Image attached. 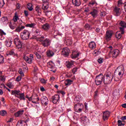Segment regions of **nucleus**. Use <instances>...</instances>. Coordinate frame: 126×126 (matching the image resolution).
Masks as SVG:
<instances>
[{
    "instance_id": "obj_4",
    "label": "nucleus",
    "mask_w": 126,
    "mask_h": 126,
    "mask_svg": "<svg viewBox=\"0 0 126 126\" xmlns=\"http://www.w3.org/2000/svg\"><path fill=\"white\" fill-rule=\"evenodd\" d=\"M115 72L118 73V75H119V76H123L125 72V68L124 67V66L120 65L118 66L116 69Z\"/></svg>"
},
{
    "instance_id": "obj_3",
    "label": "nucleus",
    "mask_w": 126,
    "mask_h": 126,
    "mask_svg": "<svg viewBox=\"0 0 126 126\" xmlns=\"http://www.w3.org/2000/svg\"><path fill=\"white\" fill-rule=\"evenodd\" d=\"M15 37H16L14 39V43L18 49H21V48H22V42L19 40L18 35H16Z\"/></svg>"
},
{
    "instance_id": "obj_61",
    "label": "nucleus",
    "mask_w": 126,
    "mask_h": 126,
    "mask_svg": "<svg viewBox=\"0 0 126 126\" xmlns=\"http://www.w3.org/2000/svg\"><path fill=\"white\" fill-rule=\"evenodd\" d=\"M76 71H77V69L76 68H74L72 70V72L73 74H74L75 73V72H76Z\"/></svg>"
},
{
    "instance_id": "obj_18",
    "label": "nucleus",
    "mask_w": 126,
    "mask_h": 126,
    "mask_svg": "<svg viewBox=\"0 0 126 126\" xmlns=\"http://www.w3.org/2000/svg\"><path fill=\"white\" fill-rule=\"evenodd\" d=\"M35 11L39 16L42 14V9L40 5H38L35 6Z\"/></svg>"
},
{
    "instance_id": "obj_33",
    "label": "nucleus",
    "mask_w": 126,
    "mask_h": 126,
    "mask_svg": "<svg viewBox=\"0 0 126 126\" xmlns=\"http://www.w3.org/2000/svg\"><path fill=\"white\" fill-rule=\"evenodd\" d=\"M36 26V24L35 23H31L28 24L26 25V27H29L30 28H34Z\"/></svg>"
},
{
    "instance_id": "obj_21",
    "label": "nucleus",
    "mask_w": 126,
    "mask_h": 126,
    "mask_svg": "<svg viewBox=\"0 0 126 126\" xmlns=\"http://www.w3.org/2000/svg\"><path fill=\"white\" fill-rule=\"evenodd\" d=\"M89 47L91 50H94L96 48V43L94 41H91L89 44Z\"/></svg>"
},
{
    "instance_id": "obj_36",
    "label": "nucleus",
    "mask_w": 126,
    "mask_h": 126,
    "mask_svg": "<svg viewBox=\"0 0 126 126\" xmlns=\"http://www.w3.org/2000/svg\"><path fill=\"white\" fill-rule=\"evenodd\" d=\"M8 55L10 56H17V54L16 53H15L14 50L13 49L9 52Z\"/></svg>"
},
{
    "instance_id": "obj_54",
    "label": "nucleus",
    "mask_w": 126,
    "mask_h": 126,
    "mask_svg": "<svg viewBox=\"0 0 126 126\" xmlns=\"http://www.w3.org/2000/svg\"><path fill=\"white\" fill-rule=\"evenodd\" d=\"M82 121H84V123H88L89 120L88 119H87V117H84L82 119Z\"/></svg>"
},
{
    "instance_id": "obj_8",
    "label": "nucleus",
    "mask_w": 126,
    "mask_h": 126,
    "mask_svg": "<svg viewBox=\"0 0 126 126\" xmlns=\"http://www.w3.org/2000/svg\"><path fill=\"white\" fill-rule=\"evenodd\" d=\"M120 31L117 32L116 33V37L118 40H120V39H121V38H122V35H123V34H124V33H125L124 28H120Z\"/></svg>"
},
{
    "instance_id": "obj_34",
    "label": "nucleus",
    "mask_w": 126,
    "mask_h": 126,
    "mask_svg": "<svg viewBox=\"0 0 126 126\" xmlns=\"http://www.w3.org/2000/svg\"><path fill=\"white\" fill-rule=\"evenodd\" d=\"M47 55L48 57H53V56H54V55H55V53H54V52H53L51 50H48L47 52Z\"/></svg>"
},
{
    "instance_id": "obj_45",
    "label": "nucleus",
    "mask_w": 126,
    "mask_h": 126,
    "mask_svg": "<svg viewBox=\"0 0 126 126\" xmlns=\"http://www.w3.org/2000/svg\"><path fill=\"white\" fill-rule=\"evenodd\" d=\"M34 55H35L37 59L38 60H40L41 59V55L39 54L38 52H34Z\"/></svg>"
},
{
    "instance_id": "obj_12",
    "label": "nucleus",
    "mask_w": 126,
    "mask_h": 126,
    "mask_svg": "<svg viewBox=\"0 0 126 126\" xmlns=\"http://www.w3.org/2000/svg\"><path fill=\"white\" fill-rule=\"evenodd\" d=\"M48 66L50 71H53V72H56V70H53V68L55 67V64H54V63L52 61H50L48 63Z\"/></svg>"
},
{
    "instance_id": "obj_63",
    "label": "nucleus",
    "mask_w": 126,
    "mask_h": 126,
    "mask_svg": "<svg viewBox=\"0 0 126 126\" xmlns=\"http://www.w3.org/2000/svg\"><path fill=\"white\" fill-rule=\"evenodd\" d=\"M16 79V81L18 82L20 81V80H21L22 79L21 76H18Z\"/></svg>"
},
{
    "instance_id": "obj_5",
    "label": "nucleus",
    "mask_w": 126,
    "mask_h": 126,
    "mask_svg": "<svg viewBox=\"0 0 126 126\" xmlns=\"http://www.w3.org/2000/svg\"><path fill=\"white\" fill-rule=\"evenodd\" d=\"M120 55V50L118 49H115L113 51H109V57H112L113 59H116L118 56Z\"/></svg>"
},
{
    "instance_id": "obj_30",
    "label": "nucleus",
    "mask_w": 126,
    "mask_h": 126,
    "mask_svg": "<svg viewBox=\"0 0 126 126\" xmlns=\"http://www.w3.org/2000/svg\"><path fill=\"white\" fill-rule=\"evenodd\" d=\"M119 24H120V26H121V27H120V28H123V29L124 28H126V22H125L124 21H121Z\"/></svg>"
},
{
    "instance_id": "obj_64",
    "label": "nucleus",
    "mask_w": 126,
    "mask_h": 126,
    "mask_svg": "<svg viewBox=\"0 0 126 126\" xmlns=\"http://www.w3.org/2000/svg\"><path fill=\"white\" fill-rule=\"evenodd\" d=\"M24 13H25V16H27V17L29 15L28 11L25 10Z\"/></svg>"
},
{
    "instance_id": "obj_37",
    "label": "nucleus",
    "mask_w": 126,
    "mask_h": 126,
    "mask_svg": "<svg viewBox=\"0 0 126 126\" xmlns=\"http://www.w3.org/2000/svg\"><path fill=\"white\" fill-rule=\"evenodd\" d=\"M17 98H19L20 100H25V97L24 96V94L21 93L20 95L17 97Z\"/></svg>"
},
{
    "instance_id": "obj_26",
    "label": "nucleus",
    "mask_w": 126,
    "mask_h": 126,
    "mask_svg": "<svg viewBox=\"0 0 126 126\" xmlns=\"http://www.w3.org/2000/svg\"><path fill=\"white\" fill-rule=\"evenodd\" d=\"M98 13V11L96 9H94L92 12H91L90 14L93 16V17H96Z\"/></svg>"
},
{
    "instance_id": "obj_28",
    "label": "nucleus",
    "mask_w": 126,
    "mask_h": 126,
    "mask_svg": "<svg viewBox=\"0 0 126 126\" xmlns=\"http://www.w3.org/2000/svg\"><path fill=\"white\" fill-rule=\"evenodd\" d=\"M73 82V81L70 79H67L65 81L64 84L66 86H69Z\"/></svg>"
},
{
    "instance_id": "obj_6",
    "label": "nucleus",
    "mask_w": 126,
    "mask_h": 126,
    "mask_svg": "<svg viewBox=\"0 0 126 126\" xmlns=\"http://www.w3.org/2000/svg\"><path fill=\"white\" fill-rule=\"evenodd\" d=\"M113 31H107L105 34V39L107 42H109V41H111V39H112V36H113Z\"/></svg>"
},
{
    "instance_id": "obj_14",
    "label": "nucleus",
    "mask_w": 126,
    "mask_h": 126,
    "mask_svg": "<svg viewBox=\"0 0 126 126\" xmlns=\"http://www.w3.org/2000/svg\"><path fill=\"white\" fill-rule=\"evenodd\" d=\"M4 44L6 47H9L11 46V44H12V40L11 39L6 38L4 41Z\"/></svg>"
},
{
    "instance_id": "obj_59",
    "label": "nucleus",
    "mask_w": 126,
    "mask_h": 126,
    "mask_svg": "<svg viewBox=\"0 0 126 126\" xmlns=\"http://www.w3.org/2000/svg\"><path fill=\"white\" fill-rule=\"evenodd\" d=\"M20 31H21V29H20V27H18L16 29V30H15V32H20Z\"/></svg>"
},
{
    "instance_id": "obj_42",
    "label": "nucleus",
    "mask_w": 126,
    "mask_h": 126,
    "mask_svg": "<svg viewBox=\"0 0 126 126\" xmlns=\"http://www.w3.org/2000/svg\"><path fill=\"white\" fill-rule=\"evenodd\" d=\"M40 32L41 31H40V30L36 29L34 32V34L35 36H39V35H40V34L41 33Z\"/></svg>"
},
{
    "instance_id": "obj_46",
    "label": "nucleus",
    "mask_w": 126,
    "mask_h": 126,
    "mask_svg": "<svg viewBox=\"0 0 126 126\" xmlns=\"http://www.w3.org/2000/svg\"><path fill=\"white\" fill-rule=\"evenodd\" d=\"M5 35H6V33L3 30H0V36H5Z\"/></svg>"
},
{
    "instance_id": "obj_55",
    "label": "nucleus",
    "mask_w": 126,
    "mask_h": 126,
    "mask_svg": "<svg viewBox=\"0 0 126 126\" xmlns=\"http://www.w3.org/2000/svg\"><path fill=\"white\" fill-rule=\"evenodd\" d=\"M45 37L44 36H41L40 37H39L37 39V41H39V42H43V39Z\"/></svg>"
},
{
    "instance_id": "obj_1",
    "label": "nucleus",
    "mask_w": 126,
    "mask_h": 126,
    "mask_svg": "<svg viewBox=\"0 0 126 126\" xmlns=\"http://www.w3.org/2000/svg\"><path fill=\"white\" fill-rule=\"evenodd\" d=\"M114 77L113 74L111 72L107 73L105 74V76L102 73H100L99 75L96 76L94 79V82L96 85H101L102 82H103L104 84H110L112 82Z\"/></svg>"
},
{
    "instance_id": "obj_51",
    "label": "nucleus",
    "mask_w": 126,
    "mask_h": 126,
    "mask_svg": "<svg viewBox=\"0 0 126 126\" xmlns=\"http://www.w3.org/2000/svg\"><path fill=\"white\" fill-rule=\"evenodd\" d=\"M39 100H40V98H39V97H38L37 95H36L35 97H34V99H33V101L34 102H36V103H37V102H38V101H39Z\"/></svg>"
},
{
    "instance_id": "obj_40",
    "label": "nucleus",
    "mask_w": 126,
    "mask_h": 126,
    "mask_svg": "<svg viewBox=\"0 0 126 126\" xmlns=\"http://www.w3.org/2000/svg\"><path fill=\"white\" fill-rule=\"evenodd\" d=\"M100 51L99 50H94L93 52V56H94V57H96L97 56H98V55H99V54H100Z\"/></svg>"
},
{
    "instance_id": "obj_10",
    "label": "nucleus",
    "mask_w": 126,
    "mask_h": 126,
    "mask_svg": "<svg viewBox=\"0 0 126 126\" xmlns=\"http://www.w3.org/2000/svg\"><path fill=\"white\" fill-rule=\"evenodd\" d=\"M40 101L42 105H44L45 106H47L48 104H49V99L48 97L46 96H43L40 98Z\"/></svg>"
},
{
    "instance_id": "obj_60",
    "label": "nucleus",
    "mask_w": 126,
    "mask_h": 126,
    "mask_svg": "<svg viewBox=\"0 0 126 126\" xmlns=\"http://www.w3.org/2000/svg\"><path fill=\"white\" fill-rule=\"evenodd\" d=\"M15 111H16V108H12L10 109V112L11 113H14V112H15Z\"/></svg>"
},
{
    "instance_id": "obj_53",
    "label": "nucleus",
    "mask_w": 126,
    "mask_h": 126,
    "mask_svg": "<svg viewBox=\"0 0 126 126\" xmlns=\"http://www.w3.org/2000/svg\"><path fill=\"white\" fill-rule=\"evenodd\" d=\"M18 72L20 74V75H21L22 76H24V73H23V71L22 69H20Z\"/></svg>"
},
{
    "instance_id": "obj_15",
    "label": "nucleus",
    "mask_w": 126,
    "mask_h": 126,
    "mask_svg": "<svg viewBox=\"0 0 126 126\" xmlns=\"http://www.w3.org/2000/svg\"><path fill=\"white\" fill-rule=\"evenodd\" d=\"M110 112L109 111H106L103 113V121H106V120H108L109 119V117H110Z\"/></svg>"
},
{
    "instance_id": "obj_22",
    "label": "nucleus",
    "mask_w": 126,
    "mask_h": 126,
    "mask_svg": "<svg viewBox=\"0 0 126 126\" xmlns=\"http://www.w3.org/2000/svg\"><path fill=\"white\" fill-rule=\"evenodd\" d=\"M72 2L75 6H79L81 4L80 0H72Z\"/></svg>"
},
{
    "instance_id": "obj_43",
    "label": "nucleus",
    "mask_w": 126,
    "mask_h": 126,
    "mask_svg": "<svg viewBox=\"0 0 126 126\" xmlns=\"http://www.w3.org/2000/svg\"><path fill=\"white\" fill-rule=\"evenodd\" d=\"M4 63V58L1 55H0V63Z\"/></svg>"
},
{
    "instance_id": "obj_50",
    "label": "nucleus",
    "mask_w": 126,
    "mask_h": 126,
    "mask_svg": "<svg viewBox=\"0 0 126 126\" xmlns=\"http://www.w3.org/2000/svg\"><path fill=\"white\" fill-rule=\"evenodd\" d=\"M29 101H31L32 100V103H33L34 104H36V101H33V100H34V95H32L31 97H30L29 98Z\"/></svg>"
},
{
    "instance_id": "obj_16",
    "label": "nucleus",
    "mask_w": 126,
    "mask_h": 126,
    "mask_svg": "<svg viewBox=\"0 0 126 126\" xmlns=\"http://www.w3.org/2000/svg\"><path fill=\"white\" fill-rule=\"evenodd\" d=\"M1 23L3 24V25H7L8 24V19H7V17H3L1 18Z\"/></svg>"
},
{
    "instance_id": "obj_56",
    "label": "nucleus",
    "mask_w": 126,
    "mask_h": 126,
    "mask_svg": "<svg viewBox=\"0 0 126 126\" xmlns=\"http://www.w3.org/2000/svg\"><path fill=\"white\" fill-rule=\"evenodd\" d=\"M74 74L73 73H72V72H70L69 73H68L67 74V77H71V76H72V75Z\"/></svg>"
},
{
    "instance_id": "obj_52",
    "label": "nucleus",
    "mask_w": 126,
    "mask_h": 126,
    "mask_svg": "<svg viewBox=\"0 0 126 126\" xmlns=\"http://www.w3.org/2000/svg\"><path fill=\"white\" fill-rule=\"evenodd\" d=\"M123 3V0H119L118 1V6H121Z\"/></svg>"
},
{
    "instance_id": "obj_41",
    "label": "nucleus",
    "mask_w": 126,
    "mask_h": 126,
    "mask_svg": "<svg viewBox=\"0 0 126 126\" xmlns=\"http://www.w3.org/2000/svg\"><path fill=\"white\" fill-rule=\"evenodd\" d=\"M7 86H8V87H9V88H11L12 89L13 88V87H14V85H13V84H12V83L9 82L7 84Z\"/></svg>"
},
{
    "instance_id": "obj_29",
    "label": "nucleus",
    "mask_w": 126,
    "mask_h": 126,
    "mask_svg": "<svg viewBox=\"0 0 126 126\" xmlns=\"http://www.w3.org/2000/svg\"><path fill=\"white\" fill-rule=\"evenodd\" d=\"M121 10V9H120V8L118 7H115L114 8V12H115V13H116V16H119V15H120V10Z\"/></svg>"
},
{
    "instance_id": "obj_58",
    "label": "nucleus",
    "mask_w": 126,
    "mask_h": 126,
    "mask_svg": "<svg viewBox=\"0 0 126 126\" xmlns=\"http://www.w3.org/2000/svg\"><path fill=\"white\" fill-rule=\"evenodd\" d=\"M103 59L102 58H99L98 59L97 62L99 63H103Z\"/></svg>"
},
{
    "instance_id": "obj_48",
    "label": "nucleus",
    "mask_w": 126,
    "mask_h": 126,
    "mask_svg": "<svg viewBox=\"0 0 126 126\" xmlns=\"http://www.w3.org/2000/svg\"><path fill=\"white\" fill-rule=\"evenodd\" d=\"M39 79L40 82H41L43 84H46V83H47V80H45L44 79L40 78Z\"/></svg>"
},
{
    "instance_id": "obj_44",
    "label": "nucleus",
    "mask_w": 126,
    "mask_h": 126,
    "mask_svg": "<svg viewBox=\"0 0 126 126\" xmlns=\"http://www.w3.org/2000/svg\"><path fill=\"white\" fill-rule=\"evenodd\" d=\"M45 14L47 17L50 18V17H51V16H52V12L47 11V12H46Z\"/></svg>"
},
{
    "instance_id": "obj_49",
    "label": "nucleus",
    "mask_w": 126,
    "mask_h": 126,
    "mask_svg": "<svg viewBox=\"0 0 126 126\" xmlns=\"http://www.w3.org/2000/svg\"><path fill=\"white\" fill-rule=\"evenodd\" d=\"M4 5V0H0V8L3 7Z\"/></svg>"
},
{
    "instance_id": "obj_24",
    "label": "nucleus",
    "mask_w": 126,
    "mask_h": 126,
    "mask_svg": "<svg viewBox=\"0 0 126 126\" xmlns=\"http://www.w3.org/2000/svg\"><path fill=\"white\" fill-rule=\"evenodd\" d=\"M41 28L43 29V30L47 31L48 29H50V25L48 23L45 24L42 26Z\"/></svg>"
},
{
    "instance_id": "obj_19",
    "label": "nucleus",
    "mask_w": 126,
    "mask_h": 126,
    "mask_svg": "<svg viewBox=\"0 0 126 126\" xmlns=\"http://www.w3.org/2000/svg\"><path fill=\"white\" fill-rule=\"evenodd\" d=\"M97 4H98L96 2V1L94 0H91V1H90V2L89 3V6L91 7H95V6L97 5Z\"/></svg>"
},
{
    "instance_id": "obj_31",
    "label": "nucleus",
    "mask_w": 126,
    "mask_h": 126,
    "mask_svg": "<svg viewBox=\"0 0 126 126\" xmlns=\"http://www.w3.org/2000/svg\"><path fill=\"white\" fill-rule=\"evenodd\" d=\"M19 19V17H18V15L17 14V12L15 13V16L13 18V20L14 22H16Z\"/></svg>"
},
{
    "instance_id": "obj_57",
    "label": "nucleus",
    "mask_w": 126,
    "mask_h": 126,
    "mask_svg": "<svg viewBox=\"0 0 126 126\" xmlns=\"http://www.w3.org/2000/svg\"><path fill=\"white\" fill-rule=\"evenodd\" d=\"M13 122V118H10L6 121V123H12Z\"/></svg>"
},
{
    "instance_id": "obj_35",
    "label": "nucleus",
    "mask_w": 126,
    "mask_h": 126,
    "mask_svg": "<svg viewBox=\"0 0 126 126\" xmlns=\"http://www.w3.org/2000/svg\"><path fill=\"white\" fill-rule=\"evenodd\" d=\"M7 115V112L5 110H1L0 111V116H2V117H4V116H6Z\"/></svg>"
},
{
    "instance_id": "obj_39",
    "label": "nucleus",
    "mask_w": 126,
    "mask_h": 126,
    "mask_svg": "<svg viewBox=\"0 0 126 126\" xmlns=\"http://www.w3.org/2000/svg\"><path fill=\"white\" fill-rule=\"evenodd\" d=\"M66 43L67 46H70V45L72 44V41L71 40V39L69 38L66 40Z\"/></svg>"
},
{
    "instance_id": "obj_38",
    "label": "nucleus",
    "mask_w": 126,
    "mask_h": 126,
    "mask_svg": "<svg viewBox=\"0 0 126 126\" xmlns=\"http://www.w3.org/2000/svg\"><path fill=\"white\" fill-rule=\"evenodd\" d=\"M85 28H86V29H87V30H92V29H93V28H92L90 25L89 24H86L85 26Z\"/></svg>"
},
{
    "instance_id": "obj_25",
    "label": "nucleus",
    "mask_w": 126,
    "mask_h": 126,
    "mask_svg": "<svg viewBox=\"0 0 126 126\" xmlns=\"http://www.w3.org/2000/svg\"><path fill=\"white\" fill-rule=\"evenodd\" d=\"M20 94V91L19 90H14L12 91V95H15V97H18Z\"/></svg>"
},
{
    "instance_id": "obj_2",
    "label": "nucleus",
    "mask_w": 126,
    "mask_h": 126,
    "mask_svg": "<svg viewBox=\"0 0 126 126\" xmlns=\"http://www.w3.org/2000/svg\"><path fill=\"white\" fill-rule=\"evenodd\" d=\"M30 34H31L30 31L25 30L21 32V38L22 40H28V38L30 37Z\"/></svg>"
},
{
    "instance_id": "obj_32",
    "label": "nucleus",
    "mask_w": 126,
    "mask_h": 126,
    "mask_svg": "<svg viewBox=\"0 0 126 126\" xmlns=\"http://www.w3.org/2000/svg\"><path fill=\"white\" fill-rule=\"evenodd\" d=\"M27 6L30 11H32L33 10V5L32 4V3H28Z\"/></svg>"
},
{
    "instance_id": "obj_7",
    "label": "nucleus",
    "mask_w": 126,
    "mask_h": 126,
    "mask_svg": "<svg viewBox=\"0 0 126 126\" xmlns=\"http://www.w3.org/2000/svg\"><path fill=\"white\" fill-rule=\"evenodd\" d=\"M24 59L28 63H32V62L34 60V56L33 54H30V58L27 56H25Z\"/></svg>"
},
{
    "instance_id": "obj_23",
    "label": "nucleus",
    "mask_w": 126,
    "mask_h": 126,
    "mask_svg": "<svg viewBox=\"0 0 126 126\" xmlns=\"http://www.w3.org/2000/svg\"><path fill=\"white\" fill-rule=\"evenodd\" d=\"M73 61H66L65 62V65L67 68H70V67H72V65H73Z\"/></svg>"
},
{
    "instance_id": "obj_13",
    "label": "nucleus",
    "mask_w": 126,
    "mask_h": 126,
    "mask_svg": "<svg viewBox=\"0 0 126 126\" xmlns=\"http://www.w3.org/2000/svg\"><path fill=\"white\" fill-rule=\"evenodd\" d=\"M53 103L54 104H57L58 102H59V100H60V95L56 94L54 95L52 97Z\"/></svg>"
},
{
    "instance_id": "obj_62",
    "label": "nucleus",
    "mask_w": 126,
    "mask_h": 126,
    "mask_svg": "<svg viewBox=\"0 0 126 126\" xmlns=\"http://www.w3.org/2000/svg\"><path fill=\"white\" fill-rule=\"evenodd\" d=\"M118 125L119 126H123V123H122V121L119 120L118 121Z\"/></svg>"
},
{
    "instance_id": "obj_11",
    "label": "nucleus",
    "mask_w": 126,
    "mask_h": 126,
    "mask_svg": "<svg viewBox=\"0 0 126 126\" xmlns=\"http://www.w3.org/2000/svg\"><path fill=\"white\" fill-rule=\"evenodd\" d=\"M52 41L49 38H46L42 42V46L44 47H49L51 45Z\"/></svg>"
},
{
    "instance_id": "obj_9",
    "label": "nucleus",
    "mask_w": 126,
    "mask_h": 126,
    "mask_svg": "<svg viewBox=\"0 0 126 126\" xmlns=\"http://www.w3.org/2000/svg\"><path fill=\"white\" fill-rule=\"evenodd\" d=\"M70 52V50H69V48L65 47L62 49V55L65 57H68Z\"/></svg>"
},
{
    "instance_id": "obj_47",
    "label": "nucleus",
    "mask_w": 126,
    "mask_h": 126,
    "mask_svg": "<svg viewBox=\"0 0 126 126\" xmlns=\"http://www.w3.org/2000/svg\"><path fill=\"white\" fill-rule=\"evenodd\" d=\"M42 9H43V10H47V9L48 8H49V6L48 5H46L45 4H43L42 5Z\"/></svg>"
},
{
    "instance_id": "obj_17",
    "label": "nucleus",
    "mask_w": 126,
    "mask_h": 126,
    "mask_svg": "<svg viewBox=\"0 0 126 126\" xmlns=\"http://www.w3.org/2000/svg\"><path fill=\"white\" fill-rule=\"evenodd\" d=\"M24 113V110H20L15 113L14 114V116L16 118H18V117H21L22 115Z\"/></svg>"
},
{
    "instance_id": "obj_20",
    "label": "nucleus",
    "mask_w": 126,
    "mask_h": 126,
    "mask_svg": "<svg viewBox=\"0 0 126 126\" xmlns=\"http://www.w3.org/2000/svg\"><path fill=\"white\" fill-rule=\"evenodd\" d=\"M79 56V52L78 51H73L72 54L71 58L73 60L74 59H76V58H78Z\"/></svg>"
},
{
    "instance_id": "obj_27",
    "label": "nucleus",
    "mask_w": 126,
    "mask_h": 126,
    "mask_svg": "<svg viewBox=\"0 0 126 126\" xmlns=\"http://www.w3.org/2000/svg\"><path fill=\"white\" fill-rule=\"evenodd\" d=\"M17 126H27V124L24 121H20L18 122Z\"/></svg>"
}]
</instances>
